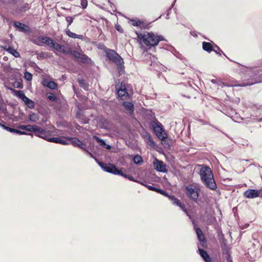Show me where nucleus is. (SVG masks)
<instances>
[{"instance_id":"nucleus-23","label":"nucleus","mask_w":262,"mask_h":262,"mask_svg":"<svg viewBox=\"0 0 262 262\" xmlns=\"http://www.w3.org/2000/svg\"><path fill=\"white\" fill-rule=\"evenodd\" d=\"M144 139L146 140V143L147 144L150 145L151 147H154L155 145V143L152 140L151 137L148 133H146L144 137Z\"/></svg>"},{"instance_id":"nucleus-37","label":"nucleus","mask_w":262,"mask_h":262,"mask_svg":"<svg viewBox=\"0 0 262 262\" xmlns=\"http://www.w3.org/2000/svg\"><path fill=\"white\" fill-rule=\"evenodd\" d=\"M178 206L180 207L181 209L186 213L187 215L188 216L190 219H191V216L188 214L187 209H186L185 205L184 204H182L181 202H180V205H178Z\"/></svg>"},{"instance_id":"nucleus-34","label":"nucleus","mask_w":262,"mask_h":262,"mask_svg":"<svg viewBox=\"0 0 262 262\" xmlns=\"http://www.w3.org/2000/svg\"><path fill=\"white\" fill-rule=\"evenodd\" d=\"M47 53L41 52L37 54V57L38 59H41L46 58L47 57Z\"/></svg>"},{"instance_id":"nucleus-35","label":"nucleus","mask_w":262,"mask_h":262,"mask_svg":"<svg viewBox=\"0 0 262 262\" xmlns=\"http://www.w3.org/2000/svg\"><path fill=\"white\" fill-rule=\"evenodd\" d=\"M60 138L57 137H49L48 139V141L50 142H54L56 143H59Z\"/></svg>"},{"instance_id":"nucleus-15","label":"nucleus","mask_w":262,"mask_h":262,"mask_svg":"<svg viewBox=\"0 0 262 262\" xmlns=\"http://www.w3.org/2000/svg\"><path fill=\"white\" fill-rule=\"evenodd\" d=\"M14 26L18 29L21 32L28 33L30 31V28L29 26L18 21H14Z\"/></svg>"},{"instance_id":"nucleus-9","label":"nucleus","mask_w":262,"mask_h":262,"mask_svg":"<svg viewBox=\"0 0 262 262\" xmlns=\"http://www.w3.org/2000/svg\"><path fill=\"white\" fill-rule=\"evenodd\" d=\"M66 139L71 141V144L75 147H78L80 149L85 151L86 152H89V151L85 147V144L81 141L76 137H67L65 138Z\"/></svg>"},{"instance_id":"nucleus-31","label":"nucleus","mask_w":262,"mask_h":262,"mask_svg":"<svg viewBox=\"0 0 262 262\" xmlns=\"http://www.w3.org/2000/svg\"><path fill=\"white\" fill-rule=\"evenodd\" d=\"M133 160H134V162H135V163H136L137 164H140L143 162L142 157L138 155H136L134 157Z\"/></svg>"},{"instance_id":"nucleus-12","label":"nucleus","mask_w":262,"mask_h":262,"mask_svg":"<svg viewBox=\"0 0 262 262\" xmlns=\"http://www.w3.org/2000/svg\"><path fill=\"white\" fill-rule=\"evenodd\" d=\"M155 169L159 172H166L167 171L166 166L162 161L156 159L154 162Z\"/></svg>"},{"instance_id":"nucleus-22","label":"nucleus","mask_w":262,"mask_h":262,"mask_svg":"<svg viewBox=\"0 0 262 262\" xmlns=\"http://www.w3.org/2000/svg\"><path fill=\"white\" fill-rule=\"evenodd\" d=\"M66 34L70 37L72 38H79L83 39V36L82 35H78L75 33L71 32L69 29H67L66 31Z\"/></svg>"},{"instance_id":"nucleus-38","label":"nucleus","mask_w":262,"mask_h":262,"mask_svg":"<svg viewBox=\"0 0 262 262\" xmlns=\"http://www.w3.org/2000/svg\"><path fill=\"white\" fill-rule=\"evenodd\" d=\"M215 47L216 48V50L213 49V51H214L216 54H219L220 55H221L222 54H223L224 56L227 57L226 54L223 53V52L221 50V49L217 46L215 45Z\"/></svg>"},{"instance_id":"nucleus-10","label":"nucleus","mask_w":262,"mask_h":262,"mask_svg":"<svg viewBox=\"0 0 262 262\" xmlns=\"http://www.w3.org/2000/svg\"><path fill=\"white\" fill-rule=\"evenodd\" d=\"M99 165L106 172L113 173L116 175L119 173V169L113 164H103L99 163Z\"/></svg>"},{"instance_id":"nucleus-24","label":"nucleus","mask_w":262,"mask_h":262,"mask_svg":"<svg viewBox=\"0 0 262 262\" xmlns=\"http://www.w3.org/2000/svg\"><path fill=\"white\" fill-rule=\"evenodd\" d=\"M23 101L29 108L33 109L35 107V102L27 97Z\"/></svg>"},{"instance_id":"nucleus-13","label":"nucleus","mask_w":262,"mask_h":262,"mask_svg":"<svg viewBox=\"0 0 262 262\" xmlns=\"http://www.w3.org/2000/svg\"><path fill=\"white\" fill-rule=\"evenodd\" d=\"M243 195L246 198L254 199L259 196V191L257 189H249L244 192Z\"/></svg>"},{"instance_id":"nucleus-58","label":"nucleus","mask_w":262,"mask_h":262,"mask_svg":"<svg viewBox=\"0 0 262 262\" xmlns=\"http://www.w3.org/2000/svg\"><path fill=\"white\" fill-rule=\"evenodd\" d=\"M192 223L194 226H195V221L194 220H192Z\"/></svg>"},{"instance_id":"nucleus-41","label":"nucleus","mask_w":262,"mask_h":262,"mask_svg":"<svg viewBox=\"0 0 262 262\" xmlns=\"http://www.w3.org/2000/svg\"><path fill=\"white\" fill-rule=\"evenodd\" d=\"M132 25L134 26H140V25L142 24V21L140 20H132Z\"/></svg>"},{"instance_id":"nucleus-5","label":"nucleus","mask_w":262,"mask_h":262,"mask_svg":"<svg viewBox=\"0 0 262 262\" xmlns=\"http://www.w3.org/2000/svg\"><path fill=\"white\" fill-rule=\"evenodd\" d=\"M200 188L198 184H191L185 187V192L186 196L194 202L198 203Z\"/></svg>"},{"instance_id":"nucleus-30","label":"nucleus","mask_w":262,"mask_h":262,"mask_svg":"<svg viewBox=\"0 0 262 262\" xmlns=\"http://www.w3.org/2000/svg\"><path fill=\"white\" fill-rule=\"evenodd\" d=\"M7 51L10 53V54H12L13 56H14L15 57H18L19 56V52H18L16 50H15L14 49L11 48V47H9L7 49Z\"/></svg>"},{"instance_id":"nucleus-48","label":"nucleus","mask_w":262,"mask_h":262,"mask_svg":"<svg viewBox=\"0 0 262 262\" xmlns=\"http://www.w3.org/2000/svg\"><path fill=\"white\" fill-rule=\"evenodd\" d=\"M81 5L83 8H85L87 6L86 0H81Z\"/></svg>"},{"instance_id":"nucleus-17","label":"nucleus","mask_w":262,"mask_h":262,"mask_svg":"<svg viewBox=\"0 0 262 262\" xmlns=\"http://www.w3.org/2000/svg\"><path fill=\"white\" fill-rule=\"evenodd\" d=\"M198 250L200 256L206 262H210L211 261V258L207 252L201 249L199 246H198Z\"/></svg>"},{"instance_id":"nucleus-57","label":"nucleus","mask_w":262,"mask_h":262,"mask_svg":"<svg viewBox=\"0 0 262 262\" xmlns=\"http://www.w3.org/2000/svg\"><path fill=\"white\" fill-rule=\"evenodd\" d=\"M87 153H88V154H89L90 155V156L92 158H94V156H93V154H92V153L90 152L89 151V152H87Z\"/></svg>"},{"instance_id":"nucleus-47","label":"nucleus","mask_w":262,"mask_h":262,"mask_svg":"<svg viewBox=\"0 0 262 262\" xmlns=\"http://www.w3.org/2000/svg\"><path fill=\"white\" fill-rule=\"evenodd\" d=\"M145 186L149 190L152 191H156L157 188L154 187L152 186L148 185H145Z\"/></svg>"},{"instance_id":"nucleus-43","label":"nucleus","mask_w":262,"mask_h":262,"mask_svg":"<svg viewBox=\"0 0 262 262\" xmlns=\"http://www.w3.org/2000/svg\"><path fill=\"white\" fill-rule=\"evenodd\" d=\"M156 192H158V193H159L162 195H164L165 196H168V194H167V193L163 189L157 188Z\"/></svg>"},{"instance_id":"nucleus-11","label":"nucleus","mask_w":262,"mask_h":262,"mask_svg":"<svg viewBox=\"0 0 262 262\" xmlns=\"http://www.w3.org/2000/svg\"><path fill=\"white\" fill-rule=\"evenodd\" d=\"M35 130L34 131V133L35 136L42 138L46 140H48L49 135V131L47 130L46 129H43L42 128L38 127L36 125Z\"/></svg>"},{"instance_id":"nucleus-46","label":"nucleus","mask_w":262,"mask_h":262,"mask_svg":"<svg viewBox=\"0 0 262 262\" xmlns=\"http://www.w3.org/2000/svg\"><path fill=\"white\" fill-rule=\"evenodd\" d=\"M119 173L117 174V175L121 176L127 179L128 175L123 173L121 170H119Z\"/></svg>"},{"instance_id":"nucleus-50","label":"nucleus","mask_w":262,"mask_h":262,"mask_svg":"<svg viewBox=\"0 0 262 262\" xmlns=\"http://www.w3.org/2000/svg\"><path fill=\"white\" fill-rule=\"evenodd\" d=\"M31 41L35 44V45H38V46H42L41 44H40L38 42L39 41L38 40V39H31Z\"/></svg>"},{"instance_id":"nucleus-33","label":"nucleus","mask_w":262,"mask_h":262,"mask_svg":"<svg viewBox=\"0 0 262 262\" xmlns=\"http://www.w3.org/2000/svg\"><path fill=\"white\" fill-rule=\"evenodd\" d=\"M117 93H118V95L119 97H123L127 94V92L125 88H124L123 89H119L117 91Z\"/></svg>"},{"instance_id":"nucleus-29","label":"nucleus","mask_w":262,"mask_h":262,"mask_svg":"<svg viewBox=\"0 0 262 262\" xmlns=\"http://www.w3.org/2000/svg\"><path fill=\"white\" fill-rule=\"evenodd\" d=\"M46 85L50 89L55 90L57 88V84L53 81L48 82Z\"/></svg>"},{"instance_id":"nucleus-36","label":"nucleus","mask_w":262,"mask_h":262,"mask_svg":"<svg viewBox=\"0 0 262 262\" xmlns=\"http://www.w3.org/2000/svg\"><path fill=\"white\" fill-rule=\"evenodd\" d=\"M221 248H222L223 254H227L228 255H229L228 254V252H229L228 247L225 244H222Z\"/></svg>"},{"instance_id":"nucleus-19","label":"nucleus","mask_w":262,"mask_h":262,"mask_svg":"<svg viewBox=\"0 0 262 262\" xmlns=\"http://www.w3.org/2000/svg\"><path fill=\"white\" fill-rule=\"evenodd\" d=\"M37 39L41 42L40 44H45L46 45L49 46L50 42L52 39L49 37L39 36L38 37Z\"/></svg>"},{"instance_id":"nucleus-49","label":"nucleus","mask_w":262,"mask_h":262,"mask_svg":"<svg viewBox=\"0 0 262 262\" xmlns=\"http://www.w3.org/2000/svg\"><path fill=\"white\" fill-rule=\"evenodd\" d=\"M174 4H172L170 8H169V9L167 10V14H166V19H169V15L170 13V11L171 10V8L173 7Z\"/></svg>"},{"instance_id":"nucleus-56","label":"nucleus","mask_w":262,"mask_h":262,"mask_svg":"<svg viewBox=\"0 0 262 262\" xmlns=\"http://www.w3.org/2000/svg\"><path fill=\"white\" fill-rule=\"evenodd\" d=\"M0 126H2L4 129H5V127H6V125L2 124L1 123H0Z\"/></svg>"},{"instance_id":"nucleus-21","label":"nucleus","mask_w":262,"mask_h":262,"mask_svg":"<svg viewBox=\"0 0 262 262\" xmlns=\"http://www.w3.org/2000/svg\"><path fill=\"white\" fill-rule=\"evenodd\" d=\"M202 47L203 49L208 52L210 53L211 52L213 51L212 45L211 43L204 41L202 43Z\"/></svg>"},{"instance_id":"nucleus-55","label":"nucleus","mask_w":262,"mask_h":262,"mask_svg":"<svg viewBox=\"0 0 262 262\" xmlns=\"http://www.w3.org/2000/svg\"><path fill=\"white\" fill-rule=\"evenodd\" d=\"M258 191H259V196L260 197V198H262V188L260 189V190H258Z\"/></svg>"},{"instance_id":"nucleus-40","label":"nucleus","mask_w":262,"mask_h":262,"mask_svg":"<svg viewBox=\"0 0 262 262\" xmlns=\"http://www.w3.org/2000/svg\"><path fill=\"white\" fill-rule=\"evenodd\" d=\"M48 98L52 101H55L57 100V97L53 93H49L48 95Z\"/></svg>"},{"instance_id":"nucleus-18","label":"nucleus","mask_w":262,"mask_h":262,"mask_svg":"<svg viewBox=\"0 0 262 262\" xmlns=\"http://www.w3.org/2000/svg\"><path fill=\"white\" fill-rule=\"evenodd\" d=\"M93 138L94 139H95L98 142V143L99 144V145H100L102 147L105 148L107 149H111V147H112L110 145H107L105 143V142L104 140L99 138L98 137H97L96 136H93Z\"/></svg>"},{"instance_id":"nucleus-20","label":"nucleus","mask_w":262,"mask_h":262,"mask_svg":"<svg viewBox=\"0 0 262 262\" xmlns=\"http://www.w3.org/2000/svg\"><path fill=\"white\" fill-rule=\"evenodd\" d=\"M18 128L20 129L34 132V131L35 130V129L36 128V125H21L18 126Z\"/></svg>"},{"instance_id":"nucleus-54","label":"nucleus","mask_w":262,"mask_h":262,"mask_svg":"<svg viewBox=\"0 0 262 262\" xmlns=\"http://www.w3.org/2000/svg\"><path fill=\"white\" fill-rule=\"evenodd\" d=\"M115 28L117 30L120 31L121 27L120 26H119V25L116 26Z\"/></svg>"},{"instance_id":"nucleus-59","label":"nucleus","mask_w":262,"mask_h":262,"mask_svg":"<svg viewBox=\"0 0 262 262\" xmlns=\"http://www.w3.org/2000/svg\"><path fill=\"white\" fill-rule=\"evenodd\" d=\"M260 120H262V118H260Z\"/></svg>"},{"instance_id":"nucleus-25","label":"nucleus","mask_w":262,"mask_h":262,"mask_svg":"<svg viewBox=\"0 0 262 262\" xmlns=\"http://www.w3.org/2000/svg\"><path fill=\"white\" fill-rule=\"evenodd\" d=\"M78 82L80 87L85 90H89V84L85 81L83 79H78Z\"/></svg>"},{"instance_id":"nucleus-44","label":"nucleus","mask_w":262,"mask_h":262,"mask_svg":"<svg viewBox=\"0 0 262 262\" xmlns=\"http://www.w3.org/2000/svg\"><path fill=\"white\" fill-rule=\"evenodd\" d=\"M13 133H15L18 135H26L27 133L25 132L21 131L20 130L14 129V130L13 132Z\"/></svg>"},{"instance_id":"nucleus-16","label":"nucleus","mask_w":262,"mask_h":262,"mask_svg":"<svg viewBox=\"0 0 262 262\" xmlns=\"http://www.w3.org/2000/svg\"><path fill=\"white\" fill-rule=\"evenodd\" d=\"M123 106L128 114H133L134 111V106L132 102L125 101L123 103Z\"/></svg>"},{"instance_id":"nucleus-32","label":"nucleus","mask_w":262,"mask_h":262,"mask_svg":"<svg viewBox=\"0 0 262 262\" xmlns=\"http://www.w3.org/2000/svg\"><path fill=\"white\" fill-rule=\"evenodd\" d=\"M30 6L29 4L28 3H26L22 6H20L19 11L21 12H24L26 11L27 10H29L30 9Z\"/></svg>"},{"instance_id":"nucleus-51","label":"nucleus","mask_w":262,"mask_h":262,"mask_svg":"<svg viewBox=\"0 0 262 262\" xmlns=\"http://www.w3.org/2000/svg\"><path fill=\"white\" fill-rule=\"evenodd\" d=\"M14 128H11L10 127H8L7 126L5 127V129L7 130V131H9L11 133H13Z\"/></svg>"},{"instance_id":"nucleus-28","label":"nucleus","mask_w":262,"mask_h":262,"mask_svg":"<svg viewBox=\"0 0 262 262\" xmlns=\"http://www.w3.org/2000/svg\"><path fill=\"white\" fill-rule=\"evenodd\" d=\"M29 119L30 121L35 122L38 120L39 118L37 114L34 113H31L29 114Z\"/></svg>"},{"instance_id":"nucleus-2","label":"nucleus","mask_w":262,"mask_h":262,"mask_svg":"<svg viewBox=\"0 0 262 262\" xmlns=\"http://www.w3.org/2000/svg\"><path fill=\"white\" fill-rule=\"evenodd\" d=\"M137 38L150 48L158 45L161 40H164L163 36L152 32H144L142 33L136 32Z\"/></svg>"},{"instance_id":"nucleus-53","label":"nucleus","mask_w":262,"mask_h":262,"mask_svg":"<svg viewBox=\"0 0 262 262\" xmlns=\"http://www.w3.org/2000/svg\"><path fill=\"white\" fill-rule=\"evenodd\" d=\"M227 260L228 262H232V260L231 259V257L230 255H228V258Z\"/></svg>"},{"instance_id":"nucleus-14","label":"nucleus","mask_w":262,"mask_h":262,"mask_svg":"<svg viewBox=\"0 0 262 262\" xmlns=\"http://www.w3.org/2000/svg\"><path fill=\"white\" fill-rule=\"evenodd\" d=\"M195 230L198 238L200 242V245L202 247H205L207 245V242L202 231L199 227L195 228Z\"/></svg>"},{"instance_id":"nucleus-45","label":"nucleus","mask_w":262,"mask_h":262,"mask_svg":"<svg viewBox=\"0 0 262 262\" xmlns=\"http://www.w3.org/2000/svg\"><path fill=\"white\" fill-rule=\"evenodd\" d=\"M67 140H63L62 139H60L59 143L62 144V145H69V143L67 142Z\"/></svg>"},{"instance_id":"nucleus-26","label":"nucleus","mask_w":262,"mask_h":262,"mask_svg":"<svg viewBox=\"0 0 262 262\" xmlns=\"http://www.w3.org/2000/svg\"><path fill=\"white\" fill-rule=\"evenodd\" d=\"M169 198V200L172 202V203L174 205H180V201L178 200L177 198H176L173 195H168L167 196Z\"/></svg>"},{"instance_id":"nucleus-52","label":"nucleus","mask_w":262,"mask_h":262,"mask_svg":"<svg viewBox=\"0 0 262 262\" xmlns=\"http://www.w3.org/2000/svg\"><path fill=\"white\" fill-rule=\"evenodd\" d=\"M127 179L130 181H135L134 178L129 175L128 176Z\"/></svg>"},{"instance_id":"nucleus-39","label":"nucleus","mask_w":262,"mask_h":262,"mask_svg":"<svg viewBox=\"0 0 262 262\" xmlns=\"http://www.w3.org/2000/svg\"><path fill=\"white\" fill-rule=\"evenodd\" d=\"M24 78L28 81H30L32 79V75L28 72H26L24 74Z\"/></svg>"},{"instance_id":"nucleus-4","label":"nucleus","mask_w":262,"mask_h":262,"mask_svg":"<svg viewBox=\"0 0 262 262\" xmlns=\"http://www.w3.org/2000/svg\"><path fill=\"white\" fill-rule=\"evenodd\" d=\"M108 59L115 63L120 75L124 72V61L123 58L114 50L107 49L106 51Z\"/></svg>"},{"instance_id":"nucleus-6","label":"nucleus","mask_w":262,"mask_h":262,"mask_svg":"<svg viewBox=\"0 0 262 262\" xmlns=\"http://www.w3.org/2000/svg\"><path fill=\"white\" fill-rule=\"evenodd\" d=\"M151 125L154 132L159 139L163 141L167 138V134L165 132L161 123L157 121H154L151 122Z\"/></svg>"},{"instance_id":"nucleus-3","label":"nucleus","mask_w":262,"mask_h":262,"mask_svg":"<svg viewBox=\"0 0 262 262\" xmlns=\"http://www.w3.org/2000/svg\"><path fill=\"white\" fill-rule=\"evenodd\" d=\"M201 166L200 171L201 180L207 188L211 190H215L216 188V184L213 179L210 168L204 165H202Z\"/></svg>"},{"instance_id":"nucleus-42","label":"nucleus","mask_w":262,"mask_h":262,"mask_svg":"<svg viewBox=\"0 0 262 262\" xmlns=\"http://www.w3.org/2000/svg\"><path fill=\"white\" fill-rule=\"evenodd\" d=\"M66 21L68 23L67 27H69L73 21V18L71 16H68L66 18Z\"/></svg>"},{"instance_id":"nucleus-7","label":"nucleus","mask_w":262,"mask_h":262,"mask_svg":"<svg viewBox=\"0 0 262 262\" xmlns=\"http://www.w3.org/2000/svg\"><path fill=\"white\" fill-rule=\"evenodd\" d=\"M49 47L54 48L56 51L63 54L70 55L72 52V49L69 47H65L57 43L54 40L52 39Z\"/></svg>"},{"instance_id":"nucleus-1","label":"nucleus","mask_w":262,"mask_h":262,"mask_svg":"<svg viewBox=\"0 0 262 262\" xmlns=\"http://www.w3.org/2000/svg\"><path fill=\"white\" fill-rule=\"evenodd\" d=\"M249 69L251 71V75L250 76V78L248 79L246 81H244L239 84H229L225 82L217 81L216 79H212L211 82L213 84H216L223 87L225 86H246L251 85L255 83L262 82V66L259 67L258 68L253 69L250 67H246Z\"/></svg>"},{"instance_id":"nucleus-8","label":"nucleus","mask_w":262,"mask_h":262,"mask_svg":"<svg viewBox=\"0 0 262 262\" xmlns=\"http://www.w3.org/2000/svg\"><path fill=\"white\" fill-rule=\"evenodd\" d=\"M71 54L78 60H79L81 62L90 64L92 62L91 59L89 58L86 55L83 54L82 52H78L72 50Z\"/></svg>"},{"instance_id":"nucleus-27","label":"nucleus","mask_w":262,"mask_h":262,"mask_svg":"<svg viewBox=\"0 0 262 262\" xmlns=\"http://www.w3.org/2000/svg\"><path fill=\"white\" fill-rule=\"evenodd\" d=\"M14 94L16 96L21 99L23 101H24V100H25V99L27 97V96H26V95L22 91L15 90Z\"/></svg>"}]
</instances>
